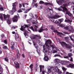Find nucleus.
I'll use <instances>...</instances> for the list:
<instances>
[{
    "label": "nucleus",
    "instance_id": "1",
    "mask_svg": "<svg viewBox=\"0 0 74 74\" xmlns=\"http://www.w3.org/2000/svg\"><path fill=\"white\" fill-rule=\"evenodd\" d=\"M60 8H55V10H58L59 11H62L64 13H65V12H66V14L68 15L69 16H73V15H72V14L68 10L67 8L63 7L62 6H60Z\"/></svg>",
    "mask_w": 74,
    "mask_h": 74
},
{
    "label": "nucleus",
    "instance_id": "2",
    "mask_svg": "<svg viewBox=\"0 0 74 74\" xmlns=\"http://www.w3.org/2000/svg\"><path fill=\"white\" fill-rule=\"evenodd\" d=\"M3 16L4 19L5 20L7 19V23H8V25H10V24H11V19L10 18V16L8 14L6 15L5 14H0V19H1V21H3Z\"/></svg>",
    "mask_w": 74,
    "mask_h": 74
},
{
    "label": "nucleus",
    "instance_id": "3",
    "mask_svg": "<svg viewBox=\"0 0 74 74\" xmlns=\"http://www.w3.org/2000/svg\"><path fill=\"white\" fill-rule=\"evenodd\" d=\"M50 69V71H51L53 70L54 71V73H58V74H62V72L60 70V69L58 68V67L57 66H56L55 68L52 67L50 69Z\"/></svg>",
    "mask_w": 74,
    "mask_h": 74
},
{
    "label": "nucleus",
    "instance_id": "4",
    "mask_svg": "<svg viewBox=\"0 0 74 74\" xmlns=\"http://www.w3.org/2000/svg\"><path fill=\"white\" fill-rule=\"evenodd\" d=\"M68 64H69V62L67 61H63V64H66V67L68 68H70V67L71 69H74V64H69L68 65Z\"/></svg>",
    "mask_w": 74,
    "mask_h": 74
},
{
    "label": "nucleus",
    "instance_id": "5",
    "mask_svg": "<svg viewBox=\"0 0 74 74\" xmlns=\"http://www.w3.org/2000/svg\"><path fill=\"white\" fill-rule=\"evenodd\" d=\"M52 43V41L50 40H47V42L43 45V47L45 48L46 46L47 49H50L51 47L49 46L48 45V44H51Z\"/></svg>",
    "mask_w": 74,
    "mask_h": 74
},
{
    "label": "nucleus",
    "instance_id": "6",
    "mask_svg": "<svg viewBox=\"0 0 74 74\" xmlns=\"http://www.w3.org/2000/svg\"><path fill=\"white\" fill-rule=\"evenodd\" d=\"M61 45L62 47H64V45L65 47L67 49H71V48H72V46L71 45H70L69 44H67L63 42H61Z\"/></svg>",
    "mask_w": 74,
    "mask_h": 74
},
{
    "label": "nucleus",
    "instance_id": "7",
    "mask_svg": "<svg viewBox=\"0 0 74 74\" xmlns=\"http://www.w3.org/2000/svg\"><path fill=\"white\" fill-rule=\"evenodd\" d=\"M64 28L65 30H68L70 32H71L72 33H73L74 32V30L73 29V28L71 25L69 26V27H64Z\"/></svg>",
    "mask_w": 74,
    "mask_h": 74
},
{
    "label": "nucleus",
    "instance_id": "8",
    "mask_svg": "<svg viewBox=\"0 0 74 74\" xmlns=\"http://www.w3.org/2000/svg\"><path fill=\"white\" fill-rule=\"evenodd\" d=\"M16 5H17V3H16L15 2L14 3L12 4V10L14 11V12H15V11H16Z\"/></svg>",
    "mask_w": 74,
    "mask_h": 74
},
{
    "label": "nucleus",
    "instance_id": "9",
    "mask_svg": "<svg viewBox=\"0 0 74 74\" xmlns=\"http://www.w3.org/2000/svg\"><path fill=\"white\" fill-rule=\"evenodd\" d=\"M40 68V72H41L42 71L41 74H45V72L44 71V65H40L39 66Z\"/></svg>",
    "mask_w": 74,
    "mask_h": 74
},
{
    "label": "nucleus",
    "instance_id": "10",
    "mask_svg": "<svg viewBox=\"0 0 74 74\" xmlns=\"http://www.w3.org/2000/svg\"><path fill=\"white\" fill-rule=\"evenodd\" d=\"M34 26H35V27L34 28H33V26H31L30 28L33 32H37V28H38V25H35Z\"/></svg>",
    "mask_w": 74,
    "mask_h": 74
},
{
    "label": "nucleus",
    "instance_id": "11",
    "mask_svg": "<svg viewBox=\"0 0 74 74\" xmlns=\"http://www.w3.org/2000/svg\"><path fill=\"white\" fill-rule=\"evenodd\" d=\"M33 39H35V40H39V39H41V37L40 35H35L33 37Z\"/></svg>",
    "mask_w": 74,
    "mask_h": 74
},
{
    "label": "nucleus",
    "instance_id": "12",
    "mask_svg": "<svg viewBox=\"0 0 74 74\" xmlns=\"http://www.w3.org/2000/svg\"><path fill=\"white\" fill-rule=\"evenodd\" d=\"M28 27L29 26H28L27 25H24L23 26H21L20 29L21 30V31H23V30H24L25 27Z\"/></svg>",
    "mask_w": 74,
    "mask_h": 74
},
{
    "label": "nucleus",
    "instance_id": "13",
    "mask_svg": "<svg viewBox=\"0 0 74 74\" xmlns=\"http://www.w3.org/2000/svg\"><path fill=\"white\" fill-rule=\"evenodd\" d=\"M43 60L44 61H46V62H48L49 60V58L45 53V56L43 58Z\"/></svg>",
    "mask_w": 74,
    "mask_h": 74
},
{
    "label": "nucleus",
    "instance_id": "14",
    "mask_svg": "<svg viewBox=\"0 0 74 74\" xmlns=\"http://www.w3.org/2000/svg\"><path fill=\"white\" fill-rule=\"evenodd\" d=\"M12 19L13 22H16L18 21V16L16 15L14 16V17Z\"/></svg>",
    "mask_w": 74,
    "mask_h": 74
},
{
    "label": "nucleus",
    "instance_id": "15",
    "mask_svg": "<svg viewBox=\"0 0 74 74\" xmlns=\"http://www.w3.org/2000/svg\"><path fill=\"white\" fill-rule=\"evenodd\" d=\"M44 30H46V31H47V30H48V29L47 28H46L45 29H42V27L39 30H38V31L39 33H41L42 31H44Z\"/></svg>",
    "mask_w": 74,
    "mask_h": 74
},
{
    "label": "nucleus",
    "instance_id": "16",
    "mask_svg": "<svg viewBox=\"0 0 74 74\" xmlns=\"http://www.w3.org/2000/svg\"><path fill=\"white\" fill-rule=\"evenodd\" d=\"M57 3H60L61 4H63L64 3H66V1L65 0H56Z\"/></svg>",
    "mask_w": 74,
    "mask_h": 74
},
{
    "label": "nucleus",
    "instance_id": "17",
    "mask_svg": "<svg viewBox=\"0 0 74 74\" xmlns=\"http://www.w3.org/2000/svg\"><path fill=\"white\" fill-rule=\"evenodd\" d=\"M59 17H60L59 16L55 15L53 17H50V18L52 19H58V18H59Z\"/></svg>",
    "mask_w": 74,
    "mask_h": 74
},
{
    "label": "nucleus",
    "instance_id": "18",
    "mask_svg": "<svg viewBox=\"0 0 74 74\" xmlns=\"http://www.w3.org/2000/svg\"><path fill=\"white\" fill-rule=\"evenodd\" d=\"M15 64V67L16 69H19V63L15 62H14Z\"/></svg>",
    "mask_w": 74,
    "mask_h": 74
},
{
    "label": "nucleus",
    "instance_id": "19",
    "mask_svg": "<svg viewBox=\"0 0 74 74\" xmlns=\"http://www.w3.org/2000/svg\"><path fill=\"white\" fill-rule=\"evenodd\" d=\"M53 32L54 33H56V32H57V33H58V34H62V35H63V34L61 32H59L58 31V30H55V29L54 28V29L53 30Z\"/></svg>",
    "mask_w": 74,
    "mask_h": 74
},
{
    "label": "nucleus",
    "instance_id": "20",
    "mask_svg": "<svg viewBox=\"0 0 74 74\" xmlns=\"http://www.w3.org/2000/svg\"><path fill=\"white\" fill-rule=\"evenodd\" d=\"M43 47L44 48L43 50V52L44 53H47V47L46 46H45V47H43Z\"/></svg>",
    "mask_w": 74,
    "mask_h": 74
},
{
    "label": "nucleus",
    "instance_id": "21",
    "mask_svg": "<svg viewBox=\"0 0 74 74\" xmlns=\"http://www.w3.org/2000/svg\"><path fill=\"white\" fill-rule=\"evenodd\" d=\"M70 38H71V41H74V35H72L70 37Z\"/></svg>",
    "mask_w": 74,
    "mask_h": 74
},
{
    "label": "nucleus",
    "instance_id": "22",
    "mask_svg": "<svg viewBox=\"0 0 74 74\" xmlns=\"http://www.w3.org/2000/svg\"><path fill=\"white\" fill-rule=\"evenodd\" d=\"M23 5V6L24 8H25V7H26L27 5H29V3H23L22 4Z\"/></svg>",
    "mask_w": 74,
    "mask_h": 74
},
{
    "label": "nucleus",
    "instance_id": "23",
    "mask_svg": "<svg viewBox=\"0 0 74 74\" xmlns=\"http://www.w3.org/2000/svg\"><path fill=\"white\" fill-rule=\"evenodd\" d=\"M3 70L1 66V65H0V74H3Z\"/></svg>",
    "mask_w": 74,
    "mask_h": 74
},
{
    "label": "nucleus",
    "instance_id": "24",
    "mask_svg": "<svg viewBox=\"0 0 74 74\" xmlns=\"http://www.w3.org/2000/svg\"><path fill=\"white\" fill-rule=\"evenodd\" d=\"M45 4L46 5H51V6H52V5H53V4L52 3H51L48 2H46L45 3Z\"/></svg>",
    "mask_w": 74,
    "mask_h": 74
},
{
    "label": "nucleus",
    "instance_id": "25",
    "mask_svg": "<svg viewBox=\"0 0 74 74\" xmlns=\"http://www.w3.org/2000/svg\"><path fill=\"white\" fill-rule=\"evenodd\" d=\"M47 74H53V73L50 71V69H48V71L47 72Z\"/></svg>",
    "mask_w": 74,
    "mask_h": 74
},
{
    "label": "nucleus",
    "instance_id": "26",
    "mask_svg": "<svg viewBox=\"0 0 74 74\" xmlns=\"http://www.w3.org/2000/svg\"><path fill=\"white\" fill-rule=\"evenodd\" d=\"M65 38L66 40V42H67L68 43H70V42L69 41V38L66 37Z\"/></svg>",
    "mask_w": 74,
    "mask_h": 74
},
{
    "label": "nucleus",
    "instance_id": "27",
    "mask_svg": "<svg viewBox=\"0 0 74 74\" xmlns=\"http://www.w3.org/2000/svg\"><path fill=\"white\" fill-rule=\"evenodd\" d=\"M49 27L51 30H53V29H54L55 28H54V27H53V26L52 25L50 26Z\"/></svg>",
    "mask_w": 74,
    "mask_h": 74
},
{
    "label": "nucleus",
    "instance_id": "28",
    "mask_svg": "<svg viewBox=\"0 0 74 74\" xmlns=\"http://www.w3.org/2000/svg\"><path fill=\"white\" fill-rule=\"evenodd\" d=\"M31 9L32 8H31L29 9H28V10H27L24 13H25V14H26V13H27V12H29V11H30V10H31Z\"/></svg>",
    "mask_w": 74,
    "mask_h": 74
},
{
    "label": "nucleus",
    "instance_id": "29",
    "mask_svg": "<svg viewBox=\"0 0 74 74\" xmlns=\"http://www.w3.org/2000/svg\"><path fill=\"white\" fill-rule=\"evenodd\" d=\"M65 22H68V23H71L72 22H71L70 20L69 19L67 20H65Z\"/></svg>",
    "mask_w": 74,
    "mask_h": 74
},
{
    "label": "nucleus",
    "instance_id": "30",
    "mask_svg": "<svg viewBox=\"0 0 74 74\" xmlns=\"http://www.w3.org/2000/svg\"><path fill=\"white\" fill-rule=\"evenodd\" d=\"M57 56H59V57H60V58H63V57H61L60 55L58 54H56L54 56V57H56Z\"/></svg>",
    "mask_w": 74,
    "mask_h": 74
},
{
    "label": "nucleus",
    "instance_id": "31",
    "mask_svg": "<svg viewBox=\"0 0 74 74\" xmlns=\"http://www.w3.org/2000/svg\"><path fill=\"white\" fill-rule=\"evenodd\" d=\"M33 42L34 44V45L35 48H36V49H37V48H38V46H36V43H34V42L33 41Z\"/></svg>",
    "mask_w": 74,
    "mask_h": 74
},
{
    "label": "nucleus",
    "instance_id": "32",
    "mask_svg": "<svg viewBox=\"0 0 74 74\" xmlns=\"http://www.w3.org/2000/svg\"><path fill=\"white\" fill-rule=\"evenodd\" d=\"M60 26L61 27H64L65 26V25L63 24H60Z\"/></svg>",
    "mask_w": 74,
    "mask_h": 74
},
{
    "label": "nucleus",
    "instance_id": "33",
    "mask_svg": "<svg viewBox=\"0 0 74 74\" xmlns=\"http://www.w3.org/2000/svg\"><path fill=\"white\" fill-rule=\"evenodd\" d=\"M21 54H17V58L18 59H19V58H20V56Z\"/></svg>",
    "mask_w": 74,
    "mask_h": 74
},
{
    "label": "nucleus",
    "instance_id": "34",
    "mask_svg": "<svg viewBox=\"0 0 74 74\" xmlns=\"http://www.w3.org/2000/svg\"><path fill=\"white\" fill-rule=\"evenodd\" d=\"M33 64H31L29 66V68H30L31 69V71H32V69H33Z\"/></svg>",
    "mask_w": 74,
    "mask_h": 74
},
{
    "label": "nucleus",
    "instance_id": "35",
    "mask_svg": "<svg viewBox=\"0 0 74 74\" xmlns=\"http://www.w3.org/2000/svg\"><path fill=\"white\" fill-rule=\"evenodd\" d=\"M19 38V35L18 34H15V38Z\"/></svg>",
    "mask_w": 74,
    "mask_h": 74
},
{
    "label": "nucleus",
    "instance_id": "36",
    "mask_svg": "<svg viewBox=\"0 0 74 74\" xmlns=\"http://www.w3.org/2000/svg\"><path fill=\"white\" fill-rule=\"evenodd\" d=\"M68 56L69 58H71V57L73 56V54L71 53H68Z\"/></svg>",
    "mask_w": 74,
    "mask_h": 74
},
{
    "label": "nucleus",
    "instance_id": "37",
    "mask_svg": "<svg viewBox=\"0 0 74 74\" xmlns=\"http://www.w3.org/2000/svg\"><path fill=\"white\" fill-rule=\"evenodd\" d=\"M56 63H59V62L60 60L58 58L55 59Z\"/></svg>",
    "mask_w": 74,
    "mask_h": 74
},
{
    "label": "nucleus",
    "instance_id": "38",
    "mask_svg": "<svg viewBox=\"0 0 74 74\" xmlns=\"http://www.w3.org/2000/svg\"><path fill=\"white\" fill-rule=\"evenodd\" d=\"M58 20L60 22V23H61V22H62L63 21V18L59 19Z\"/></svg>",
    "mask_w": 74,
    "mask_h": 74
},
{
    "label": "nucleus",
    "instance_id": "39",
    "mask_svg": "<svg viewBox=\"0 0 74 74\" xmlns=\"http://www.w3.org/2000/svg\"><path fill=\"white\" fill-rule=\"evenodd\" d=\"M62 69L64 71H65L67 70V69L64 67H62Z\"/></svg>",
    "mask_w": 74,
    "mask_h": 74
},
{
    "label": "nucleus",
    "instance_id": "40",
    "mask_svg": "<svg viewBox=\"0 0 74 74\" xmlns=\"http://www.w3.org/2000/svg\"><path fill=\"white\" fill-rule=\"evenodd\" d=\"M4 60L6 62H8V58L7 57L4 58Z\"/></svg>",
    "mask_w": 74,
    "mask_h": 74
},
{
    "label": "nucleus",
    "instance_id": "41",
    "mask_svg": "<svg viewBox=\"0 0 74 74\" xmlns=\"http://www.w3.org/2000/svg\"><path fill=\"white\" fill-rule=\"evenodd\" d=\"M12 29H14L18 28V26H15V27H14V26H13L12 27Z\"/></svg>",
    "mask_w": 74,
    "mask_h": 74
},
{
    "label": "nucleus",
    "instance_id": "42",
    "mask_svg": "<svg viewBox=\"0 0 74 74\" xmlns=\"http://www.w3.org/2000/svg\"><path fill=\"white\" fill-rule=\"evenodd\" d=\"M0 10L1 11H4V8L3 7H0Z\"/></svg>",
    "mask_w": 74,
    "mask_h": 74
},
{
    "label": "nucleus",
    "instance_id": "43",
    "mask_svg": "<svg viewBox=\"0 0 74 74\" xmlns=\"http://www.w3.org/2000/svg\"><path fill=\"white\" fill-rule=\"evenodd\" d=\"M3 49H8V47H7L6 46H5L3 47Z\"/></svg>",
    "mask_w": 74,
    "mask_h": 74
},
{
    "label": "nucleus",
    "instance_id": "44",
    "mask_svg": "<svg viewBox=\"0 0 74 74\" xmlns=\"http://www.w3.org/2000/svg\"><path fill=\"white\" fill-rule=\"evenodd\" d=\"M44 2L42 1H40L39 2V4H44Z\"/></svg>",
    "mask_w": 74,
    "mask_h": 74
},
{
    "label": "nucleus",
    "instance_id": "45",
    "mask_svg": "<svg viewBox=\"0 0 74 74\" xmlns=\"http://www.w3.org/2000/svg\"><path fill=\"white\" fill-rule=\"evenodd\" d=\"M63 5L64 6L63 7H65V8H66V6H67L68 5H67V4H63Z\"/></svg>",
    "mask_w": 74,
    "mask_h": 74
},
{
    "label": "nucleus",
    "instance_id": "46",
    "mask_svg": "<svg viewBox=\"0 0 74 74\" xmlns=\"http://www.w3.org/2000/svg\"><path fill=\"white\" fill-rule=\"evenodd\" d=\"M51 47H51V48H50V49L51 48H52V49H54V48H55V47H54V46L53 45H51Z\"/></svg>",
    "mask_w": 74,
    "mask_h": 74
},
{
    "label": "nucleus",
    "instance_id": "47",
    "mask_svg": "<svg viewBox=\"0 0 74 74\" xmlns=\"http://www.w3.org/2000/svg\"><path fill=\"white\" fill-rule=\"evenodd\" d=\"M11 45L13 46V45H15V43L13 42H11Z\"/></svg>",
    "mask_w": 74,
    "mask_h": 74
},
{
    "label": "nucleus",
    "instance_id": "48",
    "mask_svg": "<svg viewBox=\"0 0 74 74\" xmlns=\"http://www.w3.org/2000/svg\"><path fill=\"white\" fill-rule=\"evenodd\" d=\"M22 10H21V9H20L19 10H18V12H19V13H20V12H22Z\"/></svg>",
    "mask_w": 74,
    "mask_h": 74
},
{
    "label": "nucleus",
    "instance_id": "49",
    "mask_svg": "<svg viewBox=\"0 0 74 74\" xmlns=\"http://www.w3.org/2000/svg\"><path fill=\"white\" fill-rule=\"evenodd\" d=\"M4 43L5 44H7V40H4Z\"/></svg>",
    "mask_w": 74,
    "mask_h": 74
},
{
    "label": "nucleus",
    "instance_id": "50",
    "mask_svg": "<svg viewBox=\"0 0 74 74\" xmlns=\"http://www.w3.org/2000/svg\"><path fill=\"white\" fill-rule=\"evenodd\" d=\"M30 20H27V23H30Z\"/></svg>",
    "mask_w": 74,
    "mask_h": 74
},
{
    "label": "nucleus",
    "instance_id": "51",
    "mask_svg": "<svg viewBox=\"0 0 74 74\" xmlns=\"http://www.w3.org/2000/svg\"><path fill=\"white\" fill-rule=\"evenodd\" d=\"M34 5L35 7H36V8H37V7H38V5H37V3H35L34 4Z\"/></svg>",
    "mask_w": 74,
    "mask_h": 74
},
{
    "label": "nucleus",
    "instance_id": "52",
    "mask_svg": "<svg viewBox=\"0 0 74 74\" xmlns=\"http://www.w3.org/2000/svg\"><path fill=\"white\" fill-rule=\"evenodd\" d=\"M64 58L66 59H67V58H69V56H64Z\"/></svg>",
    "mask_w": 74,
    "mask_h": 74
},
{
    "label": "nucleus",
    "instance_id": "53",
    "mask_svg": "<svg viewBox=\"0 0 74 74\" xmlns=\"http://www.w3.org/2000/svg\"><path fill=\"white\" fill-rule=\"evenodd\" d=\"M22 56L24 58H25V55L24 54H22Z\"/></svg>",
    "mask_w": 74,
    "mask_h": 74
},
{
    "label": "nucleus",
    "instance_id": "54",
    "mask_svg": "<svg viewBox=\"0 0 74 74\" xmlns=\"http://www.w3.org/2000/svg\"><path fill=\"white\" fill-rule=\"evenodd\" d=\"M19 5V8L21 9V7H22V4H20Z\"/></svg>",
    "mask_w": 74,
    "mask_h": 74
},
{
    "label": "nucleus",
    "instance_id": "55",
    "mask_svg": "<svg viewBox=\"0 0 74 74\" xmlns=\"http://www.w3.org/2000/svg\"><path fill=\"white\" fill-rule=\"evenodd\" d=\"M11 14H12V15H13L14 14V12H13V10H11Z\"/></svg>",
    "mask_w": 74,
    "mask_h": 74
},
{
    "label": "nucleus",
    "instance_id": "56",
    "mask_svg": "<svg viewBox=\"0 0 74 74\" xmlns=\"http://www.w3.org/2000/svg\"><path fill=\"white\" fill-rule=\"evenodd\" d=\"M17 54H19V50L18 49L16 50Z\"/></svg>",
    "mask_w": 74,
    "mask_h": 74
},
{
    "label": "nucleus",
    "instance_id": "57",
    "mask_svg": "<svg viewBox=\"0 0 74 74\" xmlns=\"http://www.w3.org/2000/svg\"><path fill=\"white\" fill-rule=\"evenodd\" d=\"M70 61H71V62H73V58L72 57H71V59H70Z\"/></svg>",
    "mask_w": 74,
    "mask_h": 74
},
{
    "label": "nucleus",
    "instance_id": "58",
    "mask_svg": "<svg viewBox=\"0 0 74 74\" xmlns=\"http://www.w3.org/2000/svg\"><path fill=\"white\" fill-rule=\"evenodd\" d=\"M37 1V0H33V3H36Z\"/></svg>",
    "mask_w": 74,
    "mask_h": 74
},
{
    "label": "nucleus",
    "instance_id": "59",
    "mask_svg": "<svg viewBox=\"0 0 74 74\" xmlns=\"http://www.w3.org/2000/svg\"><path fill=\"white\" fill-rule=\"evenodd\" d=\"M1 37H2V38H3V37H4L5 36L3 34H2V35H1Z\"/></svg>",
    "mask_w": 74,
    "mask_h": 74
},
{
    "label": "nucleus",
    "instance_id": "60",
    "mask_svg": "<svg viewBox=\"0 0 74 74\" xmlns=\"http://www.w3.org/2000/svg\"><path fill=\"white\" fill-rule=\"evenodd\" d=\"M38 8L39 9H42V7L41 6H39L38 7Z\"/></svg>",
    "mask_w": 74,
    "mask_h": 74
},
{
    "label": "nucleus",
    "instance_id": "61",
    "mask_svg": "<svg viewBox=\"0 0 74 74\" xmlns=\"http://www.w3.org/2000/svg\"><path fill=\"white\" fill-rule=\"evenodd\" d=\"M24 35L26 37V36H27V34L26 33H24Z\"/></svg>",
    "mask_w": 74,
    "mask_h": 74
},
{
    "label": "nucleus",
    "instance_id": "62",
    "mask_svg": "<svg viewBox=\"0 0 74 74\" xmlns=\"http://www.w3.org/2000/svg\"><path fill=\"white\" fill-rule=\"evenodd\" d=\"M11 48L12 49V50H13V49H14V46H12L11 47Z\"/></svg>",
    "mask_w": 74,
    "mask_h": 74
},
{
    "label": "nucleus",
    "instance_id": "63",
    "mask_svg": "<svg viewBox=\"0 0 74 74\" xmlns=\"http://www.w3.org/2000/svg\"><path fill=\"white\" fill-rule=\"evenodd\" d=\"M56 66H59V64L58 63H56Z\"/></svg>",
    "mask_w": 74,
    "mask_h": 74
},
{
    "label": "nucleus",
    "instance_id": "64",
    "mask_svg": "<svg viewBox=\"0 0 74 74\" xmlns=\"http://www.w3.org/2000/svg\"><path fill=\"white\" fill-rule=\"evenodd\" d=\"M72 8H73V10H74V6H72Z\"/></svg>",
    "mask_w": 74,
    "mask_h": 74
}]
</instances>
